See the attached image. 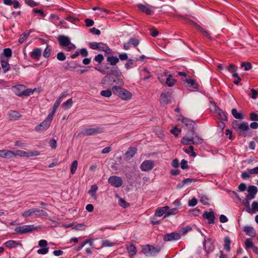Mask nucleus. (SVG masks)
<instances>
[{"label": "nucleus", "mask_w": 258, "mask_h": 258, "mask_svg": "<svg viewBox=\"0 0 258 258\" xmlns=\"http://www.w3.org/2000/svg\"><path fill=\"white\" fill-rule=\"evenodd\" d=\"M94 69L101 73L103 75H106L101 81V85L104 88H106V83L110 81V77L108 75H113L114 76H119L121 75V72L119 71L117 66L110 67L109 63H105L103 66H98L95 67Z\"/></svg>", "instance_id": "obj_1"}, {"label": "nucleus", "mask_w": 258, "mask_h": 258, "mask_svg": "<svg viewBox=\"0 0 258 258\" xmlns=\"http://www.w3.org/2000/svg\"><path fill=\"white\" fill-rule=\"evenodd\" d=\"M232 126L239 136L246 137L247 135V132L249 130L247 123L245 122H239L238 120H235L232 122Z\"/></svg>", "instance_id": "obj_2"}, {"label": "nucleus", "mask_w": 258, "mask_h": 258, "mask_svg": "<svg viewBox=\"0 0 258 258\" xmlns=\"http://www.w3.org/2000/svg\"><path fill=\"white\" fill-rule=\"evenodd\" d=\"M112 91L114 94L124 100H130L132 97V94L130 91L119 86L112 87Z\"/></svg>", "instance_id": "obj_3"}, {"label": "nucleus", "mask_w": 258, "mask_h": 258, "mask_svg": "<svg viewBox=\"0 0 258 258\" xmlns=\"http://www.w3.org/2000/svg\"><path fill=\"white\" fill-rule=\"evenodd\" d=\"M178 119L179 120H181V122L186 127V129H187L189 132H191L192 134H195L197 125L194 121L184 117L182 115H180Z\"/></svg>", "instance_id": "obj_4"}, {"label": "nucleus", "mask_w": 258, "mask_h": 258, "mask_svg": "<svg viewBox=\"0 0 258 258\" xmlns=\"http://www.w3.org/2000/svg\"><path fill=\"white\" fill-rule=\"evenodd\" d=\"M53 117L51 115H48L46 118L40 124L35 127L36 132H43L47 130L50 126Z\"/></svg>", "instance_id": "obj_5"}, {"label": "nucleus", "mask_w": 258, "mask_h": 258, "mask_svg": "<svg viewBox=\"0 0 258 258\" xmlns=\"http://www.w3.org/2000/svg\"><path fill=\"white\" fill-rule=\"evenodd\" d=\"M136 7L142 12L147 15H152L154 13L155 10L157 8L151 6L147 3L144 4H138L136 5Z\"/></svg>", "instance_id": "obj_6"}, {"label": "nucleus", "mask_w": 258, "mask_h": 258, "mask_svg": "<svg viewBox=\"0 0 258 258\" xmlns=\"http://www.w3.org/2000/svg\"><path fill=\"white\" fill-rule=\"evenodd\" d=\"M103 132V128L100 126H96L95 128L92 127V126H89L85 128L81 132V134L83 136H93L102 133Z\"/></svg>", "instance_id": "obj_7"}, {"label": "nucleus", "mask_w": 258, "mask_h": 258, "mask_svg": "<svg viewBox=\"0 0 258 258\" xmlns=\"http://www.w3.org/2000/svg\"><path fill=\"white\" fill-rule=\"evenodd\" d=\"M143 253L147 256L156 255L160 250V247H155L151 245H146L142 247Z\"/></svg>", "instance_id": "obj_8"}, {"label": "nucleus", "mask_w": 258, "mask_h": 258, "mask_svg": "<svg viewBox=\"0 0 258 258\" xmlns=\"http://www.w3.org/2000/svg\"><path fill=\"white\" fill-rule=\"evenodd\" d=\"M36 229H37V228L34 225H29L17 227L14 230L17 233L25 234Z\"/></svg>", "instance_id": "obj_9"}, {"label": "nucleus", "mask_w": 258, "mask_h": 258, "mask_svg": "<svg viewBox=\"0 0 258 258\" xmlns=\"http://www.w3.org/2000/svg\"><path fill=\"white\" fill-rule=\"evenodd\" d=\"M204 250L207 254L213 252L215 249L214 242L211 238L205 239L203 242Z\"/></svg>", "instance_id": "obj_10"}, {"label": "nucleus", "mask_w": 258, "mask_h": 258, "mask_svg": "<svg viewBox=\"0 0 258 258\" xmlns=\"http://www.w3.org/2000/svg\"><path fill=\"white\" fill-rule=\"evenodd\" d=\"M108 182L112 186L115 187H120L123 183L121 178L115 175L110 176L108 179Z\"/></svg>", "instance_id": "obj_11"}, {"label": "nucleus", "mask_w": 258, "mask_h": 258, "mask_svg": "<svg viewBox=\"0 0 258 258\" xmlns=\"http://www.w3.org/2000/svg\"><path fill=\"white\" fill-rule=\"evenodd\" d=\"M185 87L192 91H197L199 89V84L196 81L192 79H185Z\"/></svg>", "instance_id": "obj_12"}, {"label": "nucleus", "mask_w": 258, "mask_h": 258, "mask_svg": "<svg viewBox=\"0 0 258 258\" xmlns=\"http://www.w3.org/2000/svg\"><path fill=\"white\" fill-rule=\"evenodd\" d=\"M139 39L135 37H131L127 42L123 44V48L124 50H128L132 46L137 47L139 44Z\"/></svg>", "instance_id": "obj_13"}, {"label": "nucleus", "mask_w": 258, "mask_h": 258, "mask_svg": "<svg viewBox=\"0 0 258 258\" xmlns=\"http://www.w3.org/2000/svg\"><path fill=\"white\" fill-rule=\"evenodd\" d=\"M180 237L181 236L179 233L171 232L164 235L163 239L165 241H171L178 240Z\"/></svg>", "instance_id": "obj_14"}, {"label": "nucleus", "mask_w": 258, "mask_h": 258, "mask_svg": "<svg viewBox=\"0 0 258 258\" xmlns=\"http://www.w3.org/2000/svg\"><path fill=\"white\" fill-rule=\"evenodd\" d=\"M39 154L40 153L37 151L28 152L22 150H17L15 152V156H20L21 157L35 156H38Z\"/></svg>", "instance_id": "obj_15"}, {"label": "nucleus", "mask_w": 258, "mask_h": 258, "mask_svg": "<svg viewBox=\"0 0 258 258\" xmlns=\"http://www.w3.org/2000/svg\"><path fill=\"white\" fill-rule=\"evenodd\" d=\"M204 219H208L209 224H214L215 222V215L214 212L211 210L209 212L205 211L203 215Z\"/></svg>", "instance_id": "obj_16"}, {"label": "nucleus", "mask_w": 258, "mask_h": 258, "mask_svg": "<svg viewBox=\"0 0 258 258\" xmlns=\"http://www.w3.org/2000/svg\"><path fill=\"white\" fill-rule=\"evenodd\" d=\"M248 194L246 196V200L249 201L255 198V195L257 192V188L254 185H250L248 187Z\"/></svg>", "instance_id": "obj_17"}, {"label": "nucleus", "mask_w": 258, "mask_h": 258, "mask_svg": "<svg viewBox=\"0 0 258 258\" xmlns=\"http://www.w3.org/2000/svg\"><path fill=\"white\" fill-rule=\"evenodd\" d=\"M154 166V163L151 160H145L141 165L140 168L142 171H147L152 169Z\"/></svg>", "instance_id": "obj_18"}, {"label": "nucleus", "mask_w": 258, "mask_h": 258, "mask_svg": "<svg viewBox=\"0 0 258 258\" xmlns=\"http://www.w3.org/2000/svg\"><path fill=\"white\" fill-rule=\"evenodd\" d=\"M57 39L59 45L63 47H64V46H67V45L70 44L71 41L70 38L64 35H59L58 36Z\"/></svg>", "instance_id": "obj_19"}, {"label": "nucleus", "mask_w": 258, "mask_h": 258, "mask_svg": "<svg viewBox=\"0 0 258 258\" xmlns=\"http://www.w3.org/2000/svg\"><path fill=\"white\" fill-rule=\"evenodd\" d=\"M215 111L218 114V115L219 117V119L222 121H227V113L224 112L223 110L220 108L218 106L215 105Z\"/></svg>", "instance_id": "obj_20"}, {"label": "nucleus", "mask_w": 258, "mask_h": 258, "mask_svg": "<svg viewBox=\"0 0 258 258\" xmlns=\"http://www.w3.org/2000/svg\"><path fill=\"white\" fill-rule=\"evenodd\" d=\"M15 157V152L7 150H0V157L11 159Z\"/></svg>", "instance_id": "obj_21"}, {"label": "nucleus", "mask_w": 258, "mask_h": 258, "mask_svg": "<svg viewBox=\"0 0 258 258\" xmlns=\"http://www.w3.org/2000/svg\"><path fill=\"white\" fill-rule=\"evenodd\" d=\"M13 89L14 92L18 96H23V91H24V89L26 88V87L24 85H17L14 86H13Z\"/></svg>", "instance_id": "obj_22"}, {"label": "nucleus", "mask_w": 258, "mask_h": 258, "mask_svg": "<svg viewBox=\"0 0 258 258\" xmlns=\"http://www.w3.org/2000/svg\"><path fill=\"white\" fill-rule=\"evenodd\" d=\"M106 61L110 66L115 67L119 62V58L116 56L109 54L106 55Z\"/></svg>", "instance_id": "obj_23"}, {"label": "nucleus", "mask_w": 258, "mask_h": 258, "mask_svg": "<svg viewBox=\"0 0 258 258\" xmlns=\"http://www.w3.org/2000/svg\"><path fill=\"white\" fill-rule=\"evenodd\" d=\"M41 55V49L36 48L34 49L30 53V57L34 59L39 60Z\"/></svg>", "instance_id": "obj_24"}, {"label": "nucleus", "mask_w": 258, "mask_h": 258, "mask_svg": "<svg viewBox=\"0 0 258 258\" xmlns=\"http://www.w3.org/2000/svg\"><path fill=\"white\" fill-rule=\"evenodd\" d=\"M98 50L104 51L108 54H111L112 52V49L107 45V44L101 42H99Z\"/></svg>", "instance_id": "obj_25"}, {"label": "nucleus", "mask_w": 258, "mask_h": 258, "mask_svg": "<svg viewBox=\"0 0 258 258\" xmlns=\"http://www.w3.org/2000/svg\"><path fill=\"white\" fill-rule=\"evenodd\" d=\"M8 115L11 120H17L22 116V115L16 110H10Z\"/></svg>", "instance_id": "obj_26"}, {"label": "nucleus", "mask_w": 258, "mask_h": 258, "mask_svg": "<svg viewBox=\"0 0 258 258\" xmlns=\"http://www.w3.org/2000/svg\"><path fill=\"white\" fill-rule=\"evenodd\" d=\"M137 149L136 147H130L125 153V158L126 160H130L133 158L137 153Z\"/></svg>", "instance_id": "obj_27"}, {"label": "nucleus", "mask_w": 258, "mask_h": 258, "mask_svg": "<svg viewBox=\"0 0 258 258\" xmlns=\"http://www.w3.org/2000/svg\"><path fill=\"white\" fill-rule=\"evenodd\" d=\"M195 26L198 30L200 31L203 35L207 37L210 40H212L213 39V38L211 36L208 30H206L197 24H196Z\"/></svg>", "instance_id": "obj_28"}, {"label": "nucleus", "mask_w": 258, "mask_h": 258, "mask_svg": "<svg viewBox=\"0 0 258 258\" xmlns=\"http://www.w3.org/2000/svg\"><path fill=\"white\" fill-rule=\"evenodd\" d=\"M4 4L6 6H12L14 8L17 9L21 7L19 2L18 0H3Z\"/></svg>", "instance_id": "obj_29"}, {"label": "nucleus", "mask_w": 258, "mask_h": 258, "mask_svg": "<svg viewBox=\"0 0 258 258\" xmlns=\"http://www.w3.org/2000/svg\"><path fill=\"white\" fill-rule=\"evenodd\" d=\"M243 230L245 232L246 235L251 237H254L255 236L256 232L253 227L246 226L244 227Z\"/></svg>", "instance_id": "obj_30"}, {"label": "nucleus", "mask_w": 258, "mask_h": 258, "mask_svg": "<svg viewBox=\"0 0 258 258\" xmlns=\"http://www.w3.org/2000/svg\"><path fill=\"white\" fill-rule=\"evenodd\" d=\"M160 103L161 105L164 106L170 103L169 96L166 93H162L160 95Z\"/></svg>", "instance_id": "obj_31"}, {"label": "nucleus", "mask_w": 258, "mask_h": 258, "mask_svg": "<svg viewBox=\"0 0 258 258\" xmlns=\"http://www.w3.org/2000/svg\"><path fill=\"white\" fill-rule=\"evenodd\" d=\"M1 64L3 69V73L4 74L6 73L11 69L10 64L7 60L4 59L1 60Z\"/></svg>", "instance_id": "obj_32"}, {"label": "nucleus", "mask_w": 258, "mask_h": 258, "mask_svg": "<svg viewBox=\"0 0 258 258\" xmlns=\"http://www.w3.org/2000/svg\"><path fill=\"white\" fill-rule=\"evenodd\" d=\"M176 82V80L173 78L172 75L169 74L167 77L165 83L168 87H172Z\"/></svg>", "instance_id": "obj_33"}, {"label": "nucleus", "mask_w": 258, "mask_h": 258, "mask_svg": "<svg viewBox=\"0 0 258 258\" xmlns=\"http://www.w3.org/2000/svg\"><path fill=\"white\" fill-rule=\"evenodd\" d=\"M169 207L168 206H165L161 208L160 209L156 211L155 215L158 217H161L164 214L167 212V211L169 210Z\"/></svg>", "instance_id": "obj_34"}, {"label": "nucleus", "mask_w": 258, "mask_h": 258, "mask_svg": "<svg viewBox=\"0 0 258 258\" xmlns=\"http://www.w3.org/2000/svg\"><path fill=\"white\" fill-rule=\"evenodd\" d=\"M231 113L234 117L238 119H243L244 118V116L241 112H238L237 110L235 108H233L231 111Z\"/></svg>", "instance_id": "obj_35"}, {"label": "nucleus", "mask_w": 258, "mask_h": 258, "mask_svg": "<svg viewBox=\"0 0 258 258\" xmlns=\"http://www.w3.org/2000/svg\"><path fill=\"white\" fill-rule=\"evenodd\" d=\"M4 245L8 248H15L19 245V243L16 241L10 240L5 242Z\"/></svg>", "instance_id": "obj_36"}, {"label": "nucleus", "mask_w": 258, "mask_h": 258, "mask_svg": "<svg viewBox=\"0 0 258 258\" xmlns=\"http://www.w3.org/2000/svg\"><path fill=\"white\" fill-rule=\"evenodd\" d=\"M224 249L227 251H229L230 250V244H231V240L229 237L226 236L224 237Z\"/></svg>", "instance_id": "obj_37"}, {"label": "nucleus", "mask_w": 258, "mask_h": 258, "mask_svg": "<svg viewBox=\"0 0 258 258\" xmlns=\"http://www.w3.org/2000/svg\"><path fill=\"white\" fill-rule=\"evenodd\" d=\"M61 101L60 100V99H57L55 102H54L53 106L52 107V109L51 112L49 114V115H51V116L53 117L54 113L56 112V111L60 103H61Z\"/></svg>", "instance_id": "obj_38"}, {"label": "nucleus", "mask_w": 258, "mask_h": 258, "mask_svg": "<svg viewBox=\"0 0 258 258\" xmlns=\"http://www.w3.org/2000/svg\"><path fill=\"white\" fill-rule=\"evenodd\" d=\"M36 211L35 212V216L36 217H47L48 213L41 209L35 208Z\"/></svg>", "instance_id": "obj_39"}, {"label": "nucleus", "mask_w": 258, "mask_h": 258, "mask_svg": "<svg viewBox=\"0 0 258 258\" xmlns=\"http://www.w3.org/2000/svg\"><path fill=\"white\" fill-rule=\"evenodd\" d=\"M193 139H194V137H192L190 138L184 137L181 140V143L185 145H194L192 143Z\"/></svg>", "instance_id": "obj_40"}, {"label": "nucleus", "mask_w": 258, "mask_h": 258, "mask_svg": "<svg viewBox=\"0 0 258 258\" xmlns=\"http://www.w3.org/2000/svg\"><path fill=\"white\" fill-rule=\"evenodd\" d=\"M35 208L30 209L24 212L22 215L24 217H28L33 215L35 216Z\"/></svg>", "instance_id": "obj_41"}, {"label": "nucleus", "mask_w": 258, "mask_h": 258, "mask_svg": "<svg viewBox=\"0 0 258 258\" xmlns=\"http://www.w3.org/2000/svg\"><path fill=\"white\" fill-rule=\"evenodd\" d=\"M194 148L191 145H190L188 147V148L183 149V151L185 153H186V154H189V153H190L191 154H190V156L195 157L197 156V154L196 153V152H194Z\"/></svg>", "instance_id": "obj_42"}, {"label": "nucleus", "mask_w": 258, "mask_h": 258, "mask_svg": "<svg viewBox=\"0 0 258 258\" xmlns=\"http://www.w3.org/2000/svg\"><path fill=\"white\" fill-rule=\"evenodd\" d=\"M127 249L130 255L131 256H134L137 253V248L133 244L128 246Z\"/></svg>", "instance_id": "obj_43"}, {"label": "nucleus", "mask_w": 258, "mask_h": 258, "mask_svg": "<svg viewBox=\"0 0 258 258\" xmlns=\"http://www.w3.org/2000/svg\"><path fill=\"white\" fill-rule=\"evenodd\" d=\"M116 242H112L108 239H105L102 241V247H112L116 244Z\"/></svg>", "instance_id": "obj_44"}, {"label": "nucleus", "mask_w": 258, "mask_h": 258, "mask_svg": "<svg viewBox=\"0 0 258 258\" xmlns=\"http://www.w3.org/2000/svg\"><path fill=\"white\" fill-rule=\"evenodd\" d=\"M97 189L98 186L96 184H93L91 186L90 189L88 191V193L92 197H95Z\"/></svg>", "instance_id": "obj_45"}, {"label": "nucleus", "mask_w": 258, "mask_h": 258, "mask_svg": "<svg viewBox=\"0 0 258 258\" xmlns=\"http://www.w3.org/2000/svg\"><path fill=\"white\" fill-rule=\"evenodd\" d=\"M73 103V100L72 98H71V99L68 100L65 102H63L62 104V106L65 110H67L72 107Z\"/></svg>", "instance_id": "obj_46"}, {"label": "nucleus", "mask_w": 258, "mask_h": 258, "mask_svg": "<svg viewBox=\"0 0 258 258\" xmlns=\"http://www.w3.org/2000/svg\"><path fill=\"white\" fill-rule=\"evenodd\" d=\"M192 135H195V137H194V139H193L192 142L194 145H200L203 143V139L200 137H199L198 135H197L196 133L195 134Z\"/></svg>", "instance_id": "obj_47"}, {"label": "nucleus", "mask_w": 258, "mask_h": 258, "mask_svg": "<svg viewBox=\"0 0 258 258\" xmlns=\"http://www.w3.org/2000/svg\"><path fill=\"white\" fill-rule=\"evenodd\" d=\"M51 47L50 45H47L43 52V55L44 57H48L51 52Z\"/></svg>", "instance_id": "obj_48"}, {"label": "nucleus", "mask_w": 258, "mask_h": 258, "mask_svg": "<svg viewBox=\"0 0 258 258\" xmlns=\"http://www.w3.org/2000/svg\"><path fill=\"white\" fill-rule=\"evenodd\" d=\"M112 92L110 89H106L101 91L100 95L103 97H110L112 95Z\"/></svg>", "instance_id": "obj_49"}, {"label": "nucleus", "mask_w": 258, "mask_h": 258, "mask_svg": "<svg viewBox=\"0 0 258 258\" xmlns=\"http://www.w3.org/2000/svg\"><path fill=\"white\" fill-rule=\"evenodd\" d=\"M178 212V210L176 208H172L170 210L167 211L164 215V218H166L170 215H175Z\"/></svg>", "instance_id": "obj_50"}, {"label": "nucleus", "mask_w": 258, "mask_h": 258, "mask_svg": "<svg viewBox=\"0 0 258 258\" xmlns=\"http://www.w3.org/2000/svg\"><path fill=\"white\" fill-rule=\"evenodd\" d=\"M78 161L77 160L74 161L71 166V172L72 174L75 173L77 167H78Z\"/></svg>", "instance_id": "obj_51"}, {"label": "nucleus", "mask_w": 258, "mask_h": 258, "mask_svg": "<svg viewBox=\"0 0 258 258\" xmlns=\"http://www.w3.org/2000/svg\"><path fill=\"white\" fill-rule=\"evenodd\" d=\"M135 61L134 59L131 58H129L127 60V62L125 63V68L128 70L131 68H132L133 65L134 64Z\"/></svg>", "instance_id": "obj_52"}, {"label": "nucleus", "mask_w": 258, "mask_h": 258, "mask_svg": "<svg viewBox=\"0 0 258 258\" xmlns=\"http://www.w3.org/2000/svg\"><path fill=\"white\" fill-rule=\"evenodd\" d=\"M35 89H24V91H23V96H28L32 94H33L34 92Z\"/></svg>", "instance_id": "obj_53"}, {"label": "nucleus", "mask_w": 258, "mask_h": 258, "mask_svg": "<svg viewBox=\"0 0 258 258\" xmlns=\"http://www.w3.org/2000/svg\"><path fill=\"white\" fill-rule=\"evenodd\" d=\"M71 63H69L67 62V64L63 66V67L67 70H69V71H72L74 70L76 68H77V66L76 64L72 65Z\"/></svg>", "instance_id": "obj_54"}, {"label": "nucleus", "mask_w": 258, "mask_h": 258, "mask_svg": "<svg viewBox=\"0 0 258 258\" xmlns=\"http://www.w3.org/2000/svg\"><path fill=\"white\" fill-rule=\"evenodd\" d=\"M245 245L246 248H250L252 249L253 248V247L255 246V245L253 244L251 239L250 238H248L246 240Z\"/></svg>", "instance_id": "obj_55"}, {"label": "nucleus", "mask_w": 258, "mask_h": 258, "mask_svg": "<svg viewBox=\"0 0 258 258\" xmlns=\"http://www.w3.org/2000/svg\"><path fill=\"white\" fill-rule=\"evenodd\" d=\"M4 55L7 57H11L12 55V51L11 48H5L3 50Z\"/></svg>", "instance_id": "obj_56"}, {"label": "nucleus", "mask_w": 258, "mask_h": 258, "mask_svg": "<svg viewBox=\"0 0 258 258\" xmlns=\"http://www.w3.org/2000/svg\"><path fill=\"white\" fill-rule=\"evenodd\" d=\"M181 132V129L177 128L176 126H174L170 130V132L175 137H177Z\"/></svg>", "instance_id": "obj_57"}, {"label": "nucleus", "mask_w": 258, "mask_h": 258, "mask_svg": "<svg viewBox=\"0 0 258 258\" xmlns=\"http://www.w3.org/2000/svg\"><path fill=\"white\" fill-rule=\"evenodd\" d=\"M87 243L88 241H83L81 242L78 245L75 246L74 249L76 251H79Z\"/></svg>", "instance_id": "obj_58"}, {"label": "nucleus", "mask_w": 258, "mask_h": 258, "mask_svg": "<svg viewBox=\"0 0 258 258\" xmlns=\"http://www.w3.org/2000/svg\"><path fill=\"white\" fill-rule=\"evenodd\" d=\"M119 205L124 208H127L130 206V204L122 198L119 199Z\"/></svg>", "instance_id": "obj_59"}, {"label": "nucleus", "mask_w": 258, "mask_h": 258, "mask_svg": "<svg viewBox=\"0 0 258 258\" xmlns=\"http://www.w3.org/2000/svg\"><path fill=\"white\" fill-rule=\"evenodd\" d=\"M29 35V33H23L20 37L19 39V42L20 43H23L25 40L27 38V37H28Z\"/></svg>", "instance_id": "obj_60"}, {"label": "nucleus", "mask_w": 258, "mask_h": 258, "mask_svg": "<svg viewBox=\"0 0 258 258\" xmlns=\"http://www.w3.org/2000/svg\"><path fill=\"white\" fill-rule=\"evenodd\" d=\"M241 67H244L245 71H249L252 68V65L250 62H243L241 64Z\"/></svg>", "instance_id": "obj_61"}, {"label": "nucleus", "mask_w": 258, "mask_h": 258, "mask_svg": "<svg viewBox=\"0 0 258 258\" xmlns=\"http://www.w3.org/2000/svg\"><path fill=\"white\" fill-rule=\"evenodd\" d=\"M94 60L95 61L100 63L104 60V56L102 54H98L95 56Z\"/></svg>", "instance_id": "obj_62"}, {"label": "nucleus", "mask_w": 258, "mask_h": 258, "mask_svg": "<svg viewBox=\"0 0 258 258\" xmlns=\"http://www.w3.org/2000/svg\"><path fill=\"white\" fill-rule=\"evenodd\" d=\"M98 45H99V42H92L89 43V47L94 50H98Z\"/></svg>", "instance_id": "obj_63"}, {"label": "nucleus", "mask_w": 258, "mask_h": 258, "mask_svg": "<svg viewBox=\"0 0 258 258\" xmlns=\"http://www.w3.org/2000/svg\"><path fill=\"white\" fill-rule=\"evenodd\" d=\"M250 119L252 121H258V114L254 112H251L249 114Z\"/></svg>", "instance_id": "obj_64"}]
</instances>
